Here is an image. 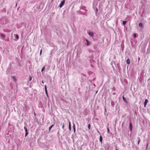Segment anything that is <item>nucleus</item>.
Segmentation results:
<instances>
[{"instance_id":"obj_1","label":"nucleus","mask_w":150,"mask_h":150,"mask_svg":"<svg viewBox=\"0 0 150 150\" xmlns=\"http://www.w3.org/2000/svg\"><path fill=\"white\" fill-rule=\"evenodd\" d=\"M65 2V1L64 0H63L60 4L59 5V7L60 8L62 7L63 6Z\"/></svg>"},{"instance_id":"obj_2","label":"nucleus","mask_w":150,"mask_h":150,"mask_svg":"<svg viewBox=\"0 0 150 150\" xmlns=\"http://www.w3.org/2000/svg\"><path fill=\"white\" fill-rule=\"evenodd\" d=\"M24 129L25 132V136L26 137L27 136V135L28 134V130H27V128L25 127H24Z\"/></svg>"},{"instance_id":"obj_3","label":"nucleus","mask_w":150,"mask_h":150,"mask_svg":"<svg viewBox=\"0 0 150 150\" xmlns=\"http://www.w3.org/2000/svg\"><path fill=\"white\" fill-rule=\"evenodd\" d=\"M148 100L147 99L145 100L144 105V107H146V105L147 104V103L148 102Z\"/></svg>"},{"instance_id":"obj_4","label":"nucleus","mask_w":150,"mask_h":150,"mask_svg":"<svg viewBox=\"0 0 150 150\" xmlns=\"http://www.w3.org/2000/svg\"><path fill=\"white\" fill-rule=\"evenodd\" d=\"M45 93H46V94L47 96V97H48V94H47V89L46 85H45Z\"/></svg>"},{"instance_id":"obj_5","label":"nucleus","mask_w":150,"mask_h":150,"mask_svg":"<svg viewBox=\"0 0 150 150\" xmlns=\"http://www.w3.org/2000/svg\"><path fill=\"white\" fill-rule=\"evenodd\" d=\"M129 129L131 131H132V125L131 123H129Z\"/></svg>"},{"instance_id":"obj_6","label":"nucleus","mask_w":150,"mask_h":150,"mask_svg":"<svg viewBox=\"0 0 150 150\" xmlns=\"http://www.w3.org/2000/svg\"><path fill=\"white\" fill-rule=\"evenodd\" d=\"M122 98H123V100L125 102V103H127V102L125 98L123 96H122Z\"/></svg>"},{"instance_id":"obj_7","label":"nucleus","mask_w":150,"mask_h":150,"mask_svg":"<svg viewBox=\"0 0 150 150\" xmlns=\"http://www.w3.org/2000/svg\"><path fill=\"white\" fill-rule=\"evenodd\" d=\"M12 78L15 82H16L17 80L15 76H12Z\"/></svg>"},{"instance_id":"obj_8","label":"nucleus","mask_w":150,"mask_h":150,"mask_svg":"<svg viewBox=\"0 0 150 150\" xmlns=\"http://www.w3.org/2000/svg\"><path fill=\"white\" fill-rule=\"evenodd\" d=\"M126 62L127 64H129L130 63V61L129 59H127Z\"/></svg>"},{"instance_id":"obj_9","label":"nucleus","mask_w":150,"mask_h":150,"mask_svg":"<svg viewBox=\"0 0 150 150\" xmlns=\"http://www.w3.org/2000/svg\"><path fill=\"white\" fill-rule=\"evenodd\" d=\"M89 34L90 35L93 36V33H92L91 32H90L89 33Z\"/></svg>"},{"instance_id":"obj_10","label":"nucleus","mask_w":150,"mask_h":150,"mask_svg":"<svg viewBox=\"0 0 150 150\" xmlns=\"http://www.w3.org/2000/svg\"><path fill=\"white\" fill-rule=\"evenodd\" d=\"M53 125H52L49 127V131L51 129V128H52V127L53 126Z\"/></svg>"},{"instance_id":"obj_11","label":"nucleus","mask_w":150,"mask_h":150,"mask_svg":"<svg viewBox=\"0 0 150 150\" xmlns=\"http://www.w3.org/2000/svg\"><path fill=\"white\" fill-rule=\"evenodd\" d=\"M100 141L102 142V137L101 136H100Z\"/></svg>"},{"instance_id":"obj_12","label":"nucleus","mask_w":150,"mask_h":150,"mask_svg":"<svg viewBox=\"0 0 150 150\" xmlns=\"http://www.w3.org/2000/svg\"><path fill=\"white\" fill-rule=\"evenodd\" d=\"M139 25L140 26H141V27H142L143 26L142 24V23H139Z\"/></svg>"},{"instance_id":"obj_13","label":"nucleus","mask_w":150,"mask_h":150,"mask_svg":"<svg viewBox=\"0 0 150 150\" xmlns=\"http://www.w3.org/2000/svg\"><path fill=\"white\" fill-rule=\"evenodd\" d=\"M16 38H17V39H18L19 38V37L18 35H16Z\"/></svg>"},{"instance_id":"obj_14","label":"nucleus","mask_w":150,"mask_h":150,"mask_svg":"<svg viewBox=\"0 0 150 150\" xmlns=\"http://www.w3.org/2000/svg\"><path fill=\"white\" fill-rule=\"evenodd\" d=\"M87 42H86V44L87 45H88L89 44V42H88V41L87 40H86Z\"/></svg>"},{"instance_id":"obj_15","label":"nucleus","mask_w":150,"mask_h":150,"mask_svg":"<svg viewBox=\"0 0 150 150\" xmlns=\"http://www.w3.org/2000/svg\"><path fill=\"white\" fill-rule=\"evenodd\" d=\"M127 22L126 21H123V25H125L126 23Z\"/></svg>"},{"instance_id":"obj_16","label":"nucleus","mask_w":150,"mask_h":150,"mask_svg":"<svg viewBox=\"0 0 150 150\" xmlns=\"http://www.w3.org/2000/svg\"><path fill=\"white\" fill-rule=\"evenodd\" d=\"M45 69V67H43V68H42V69L41 71H43Z\"/></svg>"},{"instance_id":"obj_17","label":"nucleus","mask_w":150,"mask_h":150,"mask_svg":"<svg viewBox=\"0 0 150 150\" xmlns=\"http://www.w3.org/2000/svg\"><path fill=\"white\" fill-rule=\"evenodd\" d=\"M42 50L41 49L40 52V55H41L42 53Z\"/></svg>"},{"instance_id":"obj_18","label":"nucleus","mask_w":150,"mask_h":150,"mask_svg":"<svg viewBox=\"0 0 150 150\" xmlns=\"http://www.w3.org/2000/svg\"><path fill=\"white\" fill-rule=\"evenodd\" d=\"M88 128L90 129V124H88Z\"/></svg>"},{"instance_id":"obj_19","label":"nucleus","mask_w":150,"mask_h":150,"mask_svg":"<svg viewBox=\"0 0 150 150\" xmlns=\"http://www.w3.org/2000/svg\"><path fill=\"white\" fill-rule=\"evenodd\" d=\"M1 36L2 37H3V38H4L5 37V35L4 34H1Z\"/></svg>"},{"instance_id":"obj_20","label":"nucleus","mask_w":150,"mask_h":150,"mask_svg":"<svg viewBox=\"0 0 150 150\" xmlns=\"http://www.w3.org/2000/svg\"><path fill=\"white\" fill-rule=\"evenodd\" d=\"M64 123L63 124L62 126V128L63 129H64Z\"/></svg>"},{"instance_id":"obj_21","label":"nucleus","mask_w":150,"mask_h":150,"mask_svg":"<svg viewBox=\"0 0 150 150\" xmlns=\"http://www.w3.org/2000/svg\"><path fill=\"white\" fill-rule=\"evenodd\" d=\"M69 129L70 130V129H71V125H70V122L69 123Z\"/></svg>"},{"instance_id":"obj_22","label":"nucleus","mask_w":150,"mask_h":150,"mask_svg":"<svg viewBox=\"0 0 150 150\" xmlns=\"http://www.w3.org/2000/svg\"><path fill=\"white\" fill-rule=\"evenodd\" d=\"M32 80V77L30 76L29 81H31Z\"/></svg>"},{"instance_id":"obj_23","label":"nucleus","mask_w":150,"mask_h":150,"mask_svg":"<svg viewBox=\"0 0 150 150\" xmlns=\"http://www.w3.org/2000/svg\"><path fill=\"white\" fill-rule=\"evenodd\" d=\"M140 142V140L139 139L138 141V144H139V143Z\"/></svg>"},{"instance_id":"obj_24","label":"nucleus","mask_w":150,"mask_h":150,"mask_svg":"<svg viewBox=\"0 0 150 150\" xmlns=\"http://www.w3.org/2000/svg\"><path fill=\"white\" fill-rule=\"evenodd\" d=\"M136 34H134V37L135 38H136Z\"/></svg>"},{"instance_id":"obj_25","label":"nucleus","mask_w":150,"mask_h":150,"mask_svg":"<svg viewBox=\"0 0 150 150\" xmlns=\"http://www.w3.org/2000/svg\"><path fill=\"white\" fill-rule=\"evenodd\" d=\"M108 132H109V130L108 128Z\"/></svg>"},{"instance_id":"obj_26","label":"nucleus","mask_w":150,"mask_h":150,"mask_svg":"<svg viewBox=\"0 0 150 150\" xmlns=\"http://www.w3.org/2000/svg\"><path fill=\"white\" fill-rule=\"evenodd\" d=\"M138 61H139L140 60V58L139 57L138 58Z\"/></svg>"},{"instance_id":"obj_27","label":"nucleus","mask_w":150,"mask_h":150,"mask_svg":"<svg viewBox=\"0 0 150 150\" xmlns=\"http://www.w3.org/2000/svg\"><path fill=\"white\" fill-rule=\"evenodd\" d=\"M96 11H98V9L97 8H96Z\"/></svg>"},{"instance_id":"obj_28","label":"nucleus","mask_w":150,"mask_h":150,"mask_svg":"<svg viewBox=\"0 0 150 150\" xmlns=\"http://www.w3.org/2000/svg\"><path fill=\"white\" fill-rule=\"evenodd\" d=\"M42 83H44V82H43V81H42Z\"/></svg>"},{"instance_id":"obj_29","label":"nucleus","mask_w":150,"mask_h":150,"mask_svg":"<svg viewBox=\"0 0 150 150\" xmlns=\"http://www.w3.org/2000/svg\"><path fill=\"white\" fill-rule=\"evenodd\" d=\"M105 111H106V108H105Z\"/></svg>"},{"instance_id":"obj_30","label":"nucleus","mask_w":150,"mask_h":150,"mask_svg":"<svg viewBox=\"0 0 150 150\" xmlns=\"http://www.w3.org/2000/svg\"><path fill=\"white\" fill-rule=\"evenodd\" d=\"M74 131H75V128L74 127Z\"/></svg>"},{"instance_id":"obj_31","label":"nucleus","mask_w":150,"mask_h":150,"mask_svg":"<svg viewBox=\"0 0 150 150\" xmlns=\"http://www.w3.org/2000/svg\"><path fill=\"white\" fill-rule=\"evenodd\" d=\"M148 146V144H147V147Z\"/></svg>"},{"instance_id":"obj_32","label":"nucleus","mask_w":150,"mask_h":150,"mask_svg":"<svg viewBox=\"0 0 150 150\" xmlns=\"http://www.w3.org/2000/svg\"><path fill=\"white\" fill-rule=\"evenodd\" d=\"M116 150H118L117 149H116Z\"/></svg>"}]
</instances>
